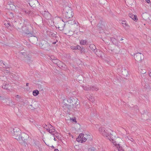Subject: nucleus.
Segmentation results:
<instances>
[{
    "instance_id": "1",
    "label": "nucleus",
    "mask_w": 151,
    "mask_h": 151,
    "mask_svg": "<svg viewBox=\"0 0 151 151\" xmlns=\"http://www.w3.org/2000/svg\"><path fill=\"white\" fill-rule=\"evenodd\" d=\"M9 131L11 133L13 137L17 140L20 143H24L25 146L27 145L25 142L28 138V136L26 134L23 133L21 134L20 129L18 128L15 127L14 128H10L9 130Z\"/></svg>"
},
{
    "instance_id": "2",
    "label": "nucleus",
    "mask_w": 151,
    "mask_h": 151,
    "mask_svg": "<svg viewBox=\"0 0 151 151\" xmlns=\"http://www.w3.org/2000/svg\"><path fill=\"white\" fill-rule=\"evenodd\" d=\"M99 131L101 134L106 137V138L109 139L110 141H114L115 138V136H113L111 133H109V131L106 130L105 128L103 127L99 128Z\"/></svg>"
},
{
    "instance_id": "3",
    "label": "nucleus",
    "mask_w": 151,
    "mask_h": 151,
    "mask_svg": "<svg viewBox=\"0 0 151 151\" xmlns=\"http://www.w3.org/2000/svg\"><path fill=\"white\" fill-rule=\"evenodd\" d=\"M66 101L69 103L71 105H72V106H75L76 108H78L80 106L79 101L77 99L71 98L67 100H66Z\"/></svg>"
},
{
    "instance_id": "4",
    "label": "nucleus",
    "mask_w": 151,
    "mask_h": 151,
    "mask_svg": "<svg viewBox=\"0 0 151 151\" xmlns=\"http://www.w3.org/2000/svg\"><path fill=\"white\" fill-rule=\"evenodd\" d=\"M67 8L68 9V11H65L63 14V16L65 18L68 19L73 16V13L70 8L69 7H67Z\"/></svg>"
},
{
    "instance_id": "5",
    "label": "nucleus",
    "mask_w": 151,
    "mask_h": 151,
    "mask_svg": "<svg viewBox=\"0 0 151 151\" xmlns=\"http://www.w3.org/2000/svg\"><path fill=\"white\" fill-rule=\"evenodd\" d=\"M19 32H21L23 34H27L29 37L32 36L33 34L29 30L28 28L26 26H23L22 27V31L20 30Z\"/></svg>"
},
{
    "instance_id": "6",
    "label": "nucleus",
    "mask_w": 151,
    "mask_h": 151,
    "mask_svg": "<svg viewBox=\"0 0 151 151\" xmlns=\"http://www.w3.org/2000/svg\"><path fill=\"white\" fill-rule=\"evenodd\" d=\"M41 47L45 50H48L50 49V46L48 43L45 41L42 40L40 44Z\"/></svg>"
},
{
    "instance_id": "7",
    "label": "nucleus",
    "mask_w": 151,
    "mask_h": 151,
    "mask_svg": "<svg viewBox=\"0 0 151 151\" xmlns=\"http://www.w3.org/2000/svg\"><path fill=\"white\" fill-rule=\"evenodd\" d=\"M134 58L136 61L139 62L142 60V58H144V56L141 53H137L134 55Z\"/></svg>"
},
{
    "instance_id": "8",
    "label": "nucleus",
    "mask_w": 151,
    "mask_h": 151,
    "mask_svg": "<svg viewBox=\"0 0 151 151\" xmlns=\"http://www.w3.org/2000/svg\"><path fill=\"white\" fill-rule=\"evenodd\" d=\"M47 34L49 36L53 38H56L57 33L55 31L48 30L47 31Z\"/></svg>"
},
{
    "instance_id": "9",
    "label": "nucleus",
    "mask_w": 151,
    "mask_h": 151,
    "mask_svg": "<svg viewBox=\"0 0 151 151\" xmlns=\"http://www.w3.org/2000/svg\"><path fill=\"white\" fill-rule=\"evenodd\" d=\"M41 13L43 16L47 19H49L51 18V15L46 10L42 11Z\"/></svg>"
},
{
    "instance_id": "10",
    "label": "nucleus",
    "mask_w": 151,
    "mask_h": 151,
    "mask_svg": "<svg viewBox=\"0 0 151 151\" xmlns=\"http://www.w3.org/2000/svg\"><path fill=\"white\" fill-rule=\"evenodd\" d=\"M1 101L2 102H5L6 105L10 106H12L14 104V102L10 99L4 98V101H3V100Z\"/></svg>"
},
{
    "instance_id": "11",
    "label": "nucleus",
    "mask_w": 151,
    "mask_h": 151,
    "mask_svg": "<svg viewBox=\"0 0 151 151\" xmlns=\"http://www.w3.org/2000/svg\"><path fill=\"white\" fill-rule=\"evenodd\" d=\"M17 7L19 8L20 9L23 11V12H24L26 14H29L30 12H31L29 10H26V9L24 8L23 6H22V4H19V2L17 3V5L16 6Z\"/></svg>"
},
{
    "instance_id": "12",
    "label": "nucleus",
    "mask_w": 151,
    "mask_h": 151,
    "mask_svg": "<svg viewBox=\"0 0 151 151\" xmlns=\"http://www.w3.org/2000/svg\"><path fill=\"white\" fill-rule=\"evenodd\" d=\"M68 23L69 24H70L72 25L73 27H74L75 29H77L78 28V26L79 24L78 22L76 20H74L73 21H68Z\"/></svg>"
},
{
    "instance_id": "13",
    "label": "nucleus",
    "mask_w": 151,
    "mask_h": 151,
    "mask_svg": "<svg viewBox=\"0 0 151 151\" xmlns=\"http://www.w3.org/2000/svg\"><path fill=\"white\" fill-rule=\"evenodd\" d=\"M48 130L47 129V132H50V130H51V132H50V133L52 134H53L54 135L53 132H55V129L54 127H53L52 125L50 124H48Z\"/></svg>"
},
{
    "instance_id": "14",
    "label": "nucleus",
    "mask_w": 151,
    "mask_h": 151,
    "mask_svg": "<svg viewBox=\"0 0 151 151\" xmlns=\"http://www.w3.org/2000/svg\"><path fill=\"white\" fill-rule=\"evenodd\" d=\"M112 141V142L113 143L114 145L116 147L118 148L119 151H124V150L123 149L122 147L120 146V145L118 144H117L116 142L115 141Z\"/></svg>"
},
{
    "instance_id": "15",
    "label": "nucleus",
    "mask_w": 151,
    "mask_h": 151,
    "mask_svg": "<svg viewBox=\"0 0 151 151\" xmlns=\"http://www.w3.org/2000/svg\"><path fill=\"white\" fill-rule=\"evenodd\" d=\"M90 48V49L93 51L98 56V54L96 53V52L97 51V50L96 49V47L93 44H91L89 46Z\"/></svg>"
},
{
    "instance_id": "16",
    "label": "nucleus",
    "mask_w": 151,
    "mask_h": 151,
    "mask_svg": "<svg viewBox=\"0 0 151 151\" xmlns=\"http://www.w3.org/2000/svg\"><path fill=\"white\" fill-rule=\"evenodd\" d=\"M123 26L125 29H128L129 28V26L128 25L126 21H123L121 22Z\"/></svg>"
},
{
    "instance_id": "17",
    "label": "nucleus",
    "mask_w": 151,
    "mask_h": 151,
    "mask_svg": "<svg viewBox=\"0 0 151 151\" xmlns=\"http://www.w3.org/2000/svg\"><path fill=\"white\" fill-rule=\"evenodd\" d=\"M66 101V99H64V101H63V102L65 104V105L66 106L67 108L69 110H71L72 108L74 106H72V105H69L67 104H66L65 102Z\"/></svg>"
},
{
    "instance_id": "18",
    "label": "nucleus",
    "mask_w": 151,
    "mask_h": 151,
    "mask_svg": "<svg viewBox=\"0 0 151 151\" xmlns=\"http://www.w3.org/2000/svg\"><path fill=\"white\" fill-rule=\"evenodd\" d=\"M9 87V84L6 82H4L2 85V88L6 90L8 89Z\"/></svg>"
},
{
    "instance_id": "19",
    "label": "nucleus",
    "mask_w": 151,
    "mask_h": 151,
    "mask_svg": "<svg viewBox=\"0 0 151 151\" xmlns=\"http://www.w3.org/2000/svg\"><path fill=\"white\" fill-rule=\"evenodd\" d=\"M52 62L53 63L57 65L58 66H59L58 65H59L61 63L60 61L58 59H57L56 58L53 59V60H52Z\"/></svg>"
},
{
    "instance_id": "20",
    "label": "nucleus",
    "mask_w": 151,
    "mask_h": 151,
    "mask_svg": "<svg viewBox=\"0 0 151 151\" xmlns=\"http://www.w3.org/2000/svg\"><path fill=\"white\" fill-rule=\"evenodd\" d=\"M129 16L134 20L136 21L137 20V18L136 15H133L132 13H129Z\"/></svg>"
},
{
    "instance_id": "21",
    "label": "nucleus",
    "mask_w": 151,
    "mask_h": 151,
    "mask_svg": "<svg viewBox=\"0 0 151 151\" xmlns=\"http://www.w3.org/2000/svg\"><path fill=\"white\" fill-rule=\"evenodd\" d=\"M0 65L4 68H8V65L4 63L2 60L0 61Z\"/></svg>"
},
{
    "instance_id": "22",
    "label": "nucleus",
    "mask_w": 151,
    "mask_h": 151,
    "mask_svg": "<svg viewBox=\"0 0 151 151\" xmlns=\"http://www.w3.org/2000/svg\"><path fill=\"white\" fill-rule=\"evenodd\" d=\"M83 134L81 133L79 134L78 137L76 138V141L78 142H81V137H83Z\"/></svg>"
},
{
    "instance_id": "23",
    "label": "nucleus",
    "mask_w": 151,
    "mask_h": 151,
    "mask_svg": "<svg viewBox=\"0 0 151 151\" xmlns=\"http://www.w3.org/2000/svg\"><path fill=\"white\" fill-rule=\"evenodd\" d=\"M87 42V41L86 40H80V44L82 45H85L86 44Z\"/></svg>"
},
{
    "instance_id": "24",
    "label": "nucleus",
    "mask_w": 151,
    "mask_h": 151,
    "mask_svg": "<svg viewBox=\"0 0 151 151\" xmlns=\"http://www.w3.org/2000/svg\"><path fill=\"white\" fill-rule=\"evenodd\" d=\"M99 89V88L96 86H92L90 87V90L93 91H97Z\"/></svg>"
},
{
    "instance_id": "25",
    "label": "nucleus",
    "mask_w": 151,
    "mask_h": 151,
    "mask_svg": "<svg viewBox=\"0 0 151 151\" xmlns=\"http://www.w3.org/2000/svg\"><path fill=\"white\" fill-rule=\"evenodd\" d=\"M33 95L35 96H37L39 93V91L37 90H35L33 91Z\"/></svg>"
},
{
    "instance_id": "26",
    "label": "nucleus",
    "mask_w": 151,
    "mask_h": 151,
    "mask_svg": "<svg viewBox=\"0 0 151 151\" xmlns=\"http://www.w3.org/2000/svg\"><path fill=\"white\" fill-rule=\"evenodd\" d=\"M88 99L91 102H93L95 100L94 97L93 96V95H90L89 96V98H88Z\"/></svg>"
},
{
    "instance_id": "27",
    "label": "nucleus",
    "mask_w": 151,
    "mask_h": 151,
    "mask_svg": "<svg viewBox=\"0 0 151 151\" xmlns=\"http://www.w3.org/2000/svg\"><path fill=\"white\" fill-rule=\"evenodd\" d=\"M91 86H89V85H88L87 86H83V89L86 91H88L89 90H90V87Z\"/></svg>"
},
{
    "instance_id": "28",
    "label": "nucleus",
    "mask_w": 151,
    "mask_h": 151,
    "mask_svg": "<svg viewBox=\"0 0 151 151\" xmlns=\"http://www.w3.org/2000/svg\"><path fill=\"white\" fill-rule=\"evenodd\" d=\"M81 142L83 143V142H85L86 141L87 139L86 137H84V134H83V137H81Z\"/></svg>"
},
{
    "instance_id": "29",
    "label": "nucleus",
    "mask_w": 151,
    "mask_h": 151,
    "mask_svg": "<svg viewBox=\"0 0 151 151\" xmlns=\"http://www.w3.org/2000/svg\"><path fill=\"white\" fill-rule=\"evenodd\" d=\"M71 48L73 50H77L79 49L81 47L79 46L78 45L76 47L73 46H71Z\"/></svg>"
},
{
    "instance_id": "30",
    "label": "nucleus",
    "mask_w": 151,
    "mask_h": 151,
    "mask_svg": "<svg viewBox=\"0 0 151 151\" xmlns=\"http://www.w3.org/2000/svg\"><path fill=\"white\" fill-rule=\"evenodd\" d=\"M43 128H45V129L48 130V124H44L43 125Z\"/></svg>"
},
{
    "instance_id": "31",
    "label": "nucleus",
    "mask_w": 151,
    "mask_h": 151,
    "mask_svg": "<svg viewBox=\"0 0 151 151\" xmlns=\"http://www.w3.org/2000/svg\"><path fill=\"white\" fill-rule=\"evenodd\" d=\"M111 40L114 44H116V42H117L116 40L114 38H111Z\"/></svg>"
},
{
    "instance_id": "32",
    "label": "nucleus",
    "mask_w": 151,
    "mask_h": 151,
    "mask_svg": "<svg viewBox=\"0 0 151 151\" xmlns=\"http://www.w3.org/2000/svg\"><path fill=\"white\" fill-rule=\"evenodd\" d=\"M81 53H83V52H85V49L84 48H83L82 47V48L81 47Z\"/></svg>"
},
{
    "instance_id": "33",
    "label": "nucleus",
    "mask_w": 151,
    "mask_h": 151,
    "mask_svg": "<svg viewBox=\"0 0 151 151\" xmlns=\"http://www.w3.org/2000/svg\"><path fill=\"white\" fill-rule=\"evenodd\" d=\"M29 108L32 110H34L35 109V108L32 107V105H30L29 106Z\"/></svg>"
},
{
    "instance_id": "34",
    "label": "nucleus",
    "mask_w": 151,
    "mask_h": 151,
    "mask_svg": "<svg viewBox=\"0 0 151 151\" xmlns=\"http://www.w3.org/2000/svg\"><path fill=\"white\" fill-rule=\"evenodd\" d=\"M70 120H72L73 122H75L76 123L77 122V121L76 120V119L75 118H74L73 119H71Z\"/></svg>"
},
{
    "instance_id": "35",
    "label": "nucleus",
    "mask_w": 151,
    "mask_h": 151,
    "mask_svg": "<svg viewBox=\"0 0 151 151\" xmlns=\"http://www.w3.org/2000/svg\"><path fill=\"white\" fill-rule=\"evenodd\" d=\"M101 25V23H99L98 24L97 27H98V28H99V29H100L101 28V27H100V25Z\"/></svg>"
},
{
    "instance_id": "36",
    "label": "nucleus",
    "mask_w": 151,
    "mask_h": 151,
    "mask_svg": "<svg viewBox=\"0 0 151 151\" xmlns=\"http://www.w3.org/2000/svg\"><path fill=\"white\" fill-rule=\"evenodd\" d=\"M50 59H51L52 60H53V59H55V58L53 56H51L50 57Z\"/></svg>"
},
{
    "instance_id": "37",
    "label": "nucleus",
    "mask_w": 151,
    "mask_h": 151,
    "mask_svg": "<svg viewBox=\"0 0 151 151\" xmlns=\"http://www.w3.org/2000/svg\"><path fill=\"white\" fill-rule=\"evenodd\" d=\"M0 100H3V101H4V98L3 97H1L0 95Z\"/></svg>"
},
{
    "instance_id": "38",
    "label": "nucleus",
    "mask_w": 151,
    "mask_h": 151,
    "mask_svg": "<svg viewBox=\"0 0 151 151\" xmlns=\"http://www.w3.org/2000/svg\"><path fill=\"white\" fill-rule=\"evenodd\" d=\"M29 120V122H33L34 121V120L32 119H30Z\"/></svg>"
},
{
    "instance_id": "39",
    "label": "nucleus",
    "mask_w": 151,
    "mask_h": 151,
    "mask_svg": "<svg viewBox=\"0 0 151 151\" xmlns=\"http://www.w3.org/2000/svg\"><path fill=\"white\" fill-rule=\"evenodd\" d=\"M17 30L19 31H19L20 30H21L22 31V28L21 29L20 28H17Z\"/></svg>"
},
{
    "instance_id": "40",
    "label": "nucleus",
    "mask_w": 151,
    "mask_h": 151,
    "mask_svg": "<svg viewBox=\"0 0 151 151\" xmlns=\"http://www.w3.org/2000/svg\"><path fill=\"white\" fill-rule=\"evenodd\" d=\"M10 14L11 15V18L12 17H13V14L11 12V13H10Z\"/></svg>"
},
{
    "instance_id": "41",
    "label": "nucleus",
    "mask_w": 151,
    "mask_h": 151,
    "mask_svg": "<svg viewBox=\"0 0 151 151\" xmlns=\"http://www.w3.org/2000/svg\"><path fill=\"white\" fill-rule=\"evenodd\" d=\"M146 1L148 3H149L150 2V0H146Z\"/></svg>"
},
{
    "instance_id": "42",
    "label": "nucleus",
    "mask_w": 151,
    "mask_h": 151,
    "mask_svg": "<svg viewBox=\"0 0 151 151\" xmlns=\"http://www.w3.org/2000/svg\"><path fill=\"white\" fill-rule=\"evenodd\" d=\"M95 113L94 114L93 113H92V114H91V115L92 116H95Z\"/></svg>"
},
{
    "instance_id": "43",
    "label": "nucleus",
    "mask_w": 151,
    "mask_h": 151,
    "mask_svg": "<svg viewBox=\"0 0 151 151\" xmlns=\"http://www.w3.org/2000/svg\"><path fill=\"white\" fill-rule=\"evenodd\" d=\"M149 73L150 76L151 77V72H149Z\"/></svg>"
},
{
    "instance_id": "44",
    "label": "nucleus",
    "mask_w": 151,
    "mask_h": 151,
    "mask_svg": "<svg viewBox=\"0 0 151 151\" xmlns=\"http://www.w3.org/2000/svg\"><path fill=\"white\" fill-rule=\"evenodd\" d=\"M91 151H94L95 150V149L94 148H91Z\"/></svg>"
},
{
    "instance_id": "45",
    "label": "nucleus",
    "mask_w": 151,
    "mask_h": 151,
    "mask_svg": "<svg viewBox=\"0 0 151 151\" xmlns=\"http://www.w3.org/2000/svg\"><path fill=\"white\" fill-rule=\"evenodd\" d=\"M54 151H59V150L58 149H55Z\"/></svg>"
},
{
    "instance_id": "46",
    "label": "nucleus",
    "mask_w": 151,
    "mask_h": 151,
    "mask_svg": "<svg viewBox=\"0 0 151 151\" xmlns=\"http://www.w3.org/2000/svg\"><path fill=\"white\" fill-rule=\"evenodd\" d=\"M56 42H52V44L54 45L56 44Z\"/></svg>"
},
{
    "instance_id": "47",
    "label": "nucleus",
    "mask_w": 151,
    "mask_h": 151,
    "mask_svg": "<svg viewBox=\"0 0 151 151\" xmlns=\"http://www.w3.org/2000/svg\"><path fill=\"white\" fill-rule=\"evenodd\" d=\"M16 97L17 98H19V96L18 95H17V96Z\"/></svg>"
},
{
    "instance_id": "48",
    "label": "nucleus",
    "mask_w": 151,
    "mask_h": 151,
    "mask_svg": "<svg viewBox=\"0 0 151 151\" xmlns=\"http://www.w3.org/2000/svg\"><path fill=\"white\" fill-rule=\"evenodd\" d=\"M28 85H29V83H26V86H28Z\"/></svg>"
},
{
    "instance_id": "49",
    "label": "nucleus",
    "mask_w": 151,
    "mask_h": 151,
    "mask_svg": "<svg viewBox=\"0 0 151 151\" xmlns=\"http://www.w3.org/2000/svg\"><path fill=\"white\" fill-rule=\"evenodd\" d=\"M54 140L55 141H56V139H55V138H54Z\"/></svg>"
},
{
    "instance_id": "50",
    "label": "nucleus",
    "mask_w": 151,
    "mask_h": 151,
    "mask_svg": "<svg viewBox=\"0 0 151 151\" xmlns=\"http://www.w3.org/2000/svg\"><path fill=\"white\" fill-rule=\"evenodd\" d=\"M123 40V39L122 38H121L120 40L122 41Z\"/></svg>"
},
{
    "instance_id": "51",
    "label": "nucleus",
    "mask_w": 151,
    "mask_h": 151,
    "mask_svg": "<svg viewBox=\"0 0 151 151\" xmlns=\"http://www.w3.org/2000/svg\"><path fill=\"white\" fill-rule=\"evenodd\" d=\"M126 71V72H127V71ZM127 74H126V76H127Z\"/></svg>"
},
{
    "instance_id": "52",
    "label": "nucleus",
    "mask_w": 151,
    "mask_h": 151,
    "mask_svg": "<svg viewBox=\"0 0 151 151\" xmlns=\"http://www.w3.org/2000/svg\"><path fill=\"white\" fill-rule=\"evenodd\" d=\"M51 132V130H50V132H49V133H50V132Z\"/></svg>"
},
{
    "instance_id": "53",
    "label": "nucleus",
    "mask_w": 151,
    "mask_h": 151,
    "mask_svg": "<svg viewBox=\"0 0 151 151\" xmlns=\"http://www.w3.org/2000/svg\"><path fill=\"white\" fill-rule=\"evenodd\" d=\"M144 72V73H146V71H145V72Z\"/></svg>"
},
{
    "instance_id": "54",
    "label": "nucleus",
    "mask_w": 151,
    "mask_h": 151,
    "mask_svg": "<svg viewBox=\"0 0 151 151\" xmlns=\"http://www.w3.org/2000/svg\"><path fill=\"white\" fill-rule=\"evenodd\" d=\"M7 71L8 72V73H9V71H8V70H7Z\"/></svg>"
},
{
    "instance_id": "55",
    "label": "nucleus",
    "mask_w": 151,
    "mask_h": 151,
    "mask_svg": "<svg viewBox=\"0 0 151 151\" xmlns=\"http://www.w3.org/2000/svg\"><path fill=\"white\" fill-rule=\"evenodd\" d=\"M146 80H147V79H146V80H144V81H146Z\"/></svg>"
},
{
    "instance_id": "56",
    "label": "nucleus",
    "mask_w": 151,
    "mask_h": 151,
    "mask_svg": "<svg viewBox=\"0 0 151 151\" xmlns=\"http://www.w3.org/2000/svg\"><path fill=\"white\" fill-rule=\"evenodd\" d=\"M146 80H147V79H146V80H144V81H146Z\"/></svg>"
},
{
    "instance_id": "57",
    "label": "nucleus",
    "mask_w": 151,
    "mask_h": 151,
    "mask_svg": "<svg viewBox=\"0 0 151 151\" xmlns=\"http://www.w3.org/2000/svg\"><path fill=\"white\" fill-rule=\"evenodd\" d=\"M146 80H147V79H146V80H144V81H146Z\"/></svg>"
},
{
    "instance_id": "58",
    "label": "nucleus",
    "mask_w": 151,
    "mask_h": 151,
    "mask_svg": "<svg viewBox=\"0 0 151 151\" xmlns=\"http://www.w3.org/2000/svg\"><path fill=\"white\" fill-rule=\"evenodd\" d=\"M146 80H147V79H146V80H144V81H146Z\"/></svg>"
},
{
    "instance_id": "59",
    "label": "nucleus",
    "mask_w": 151,
    "mask_h": 151,
    "mask_svg": "<svg viewBox=\"0 0 151 151\" xmlns=\"http://www.w3.org/2000/svg\"><path fill=\"white\" fill-rule=\"evenodd\" d=\"M131 141H132V139H131Z\"/></svg>"
},
{
    "instance_id": "60",
    "label": "nucleus",
    "mask_w": 151,
    "mask_h": 151,
    "mask_svg": "<svg viewBox=\"0 0 151 151\" xmlns=\"http://www.w3.org/2000/svg\"><path fill=\"white\" fill-rule=\"evenodd\" d=\"M20 54H21L22 53V52H20Z\"/></svg>"
},
{
    "instance_id": "61",
    "label": "nucleus",
    "mask_w": 151,
    "mask_h": 151,
    "mask_svg": "<svg viewBox=\"0 0 151 151\" xmlns=\"http://www.w3.org/2000/svg\"><path fill=\"white\" fill-rule=\"evenodd\" d=\"M132 139V140L133 141V139Z\"/></svg>"
},
{
    "instance_id": "62",
    "label": "nucleus",
    "mask_w": 151,
    "mask_h": 151,
    "mask_svg": "<svg viewBox=\"0 0 151 151\" xmlns=\"http://www.w3.org/2000/svg\"><path fill=\"white\" fill-rule=\"evenodd\" d=\"M99 52H100L101 53V51H99Z\"/></svg>"
}]
</instances>
